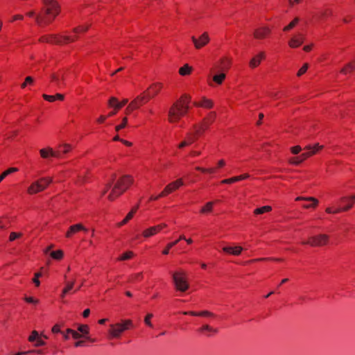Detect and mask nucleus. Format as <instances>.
Instances as JSON below:
<instances>
[{
	"label": "nucleus",
	"mask_w": 355,
	"mask_h": 355,
	"mask_svg": "<svg viewBox=\"0 0 355 355\" xmlns=\"http://www.w3.org/2000/svg\"><path fill=\"white\" fill-rule=\"evenodd\" d=\"M116 175H112L111 178L105 184V189L102 191V196L105 195L110 189L111 192L107 198L112 201L121 196L132 183V178L128 175H124L115 181Z\"/></svg>",
	"instance_id": "f257e3e1"
},
{
	"label": "nucleus",
	"mask_w": 355,
	"mask_h": 355,
	"mask_svg": "<svg viewBox=\"0 0 355 355\" xmlns=\"http://www.w3.org/2000/svg\"><path fill=\"white\" fill-rule=\"evenodd\" d=\"M44 8L40 15L31 11L27 13L29 17H34L36 23L42 26L51 21L59 13V6L55 0H42Z\"/></svg>",
	"instance_id": "f03ea898"
},
{
	"label": "nucleus",
	"mask_w": 355,
	"mask_h": 355,
	"mask_svg": "<svg viewBox=\"0 0 355 355\" xmlns=\"http://www.w3.org/2000/svg\"><path fill=\"white\" fill-rule=\"evenodd\" d=\"M191 98L184 94L175 102L168 112V119L171 122H175L186 114L189 109Z\"/></svg>",
	"instance_id": "7ed1b4c3"
},
{
	"label": "nucleus",
	"mask_w": 355,
	"mask_h": 355,
	"mask_svg": "<svg viewBox=\"0 0 355 355\" xmlns=\"http://www.w3.org/2000/svg\"><path fill=\"white\" fill-rule=\"evenodd\" d=\"M88 28L87 26L83 25L80 26L73 30V35H48V36H43L41 38V41L42 42H49V43H53V44H66L69 42H71L75 40L76 37V35L79 34L80 33H83L86 31Z\"/></svg>",
	"instance_id": "20e7f679"
},
{
	"label": "nucleus",
	"mask_w": 355,
	"mask_h": 355,
	"mask_svg": "<svg viewBox=\"0 0 355 355\" xmlns=\"http://www.w3.org/2000/svg\"><path fill=\"white\" fill-rule=\"evenodd\" d=\"M215 118V113L210 112L208 116L204 119L202 123L195 126L193 135H189L186 140L180 144L179 148H182L192 144L196 140V138L200 135L201 133L209 127V125L214 121Z\"/></svg>",
	"instance_id": "39448f33"
},
{
	"label": "nucleus",
	"mask_w": 355,
	"mask_h": 355,
	"mask_svg": "<svg viewBox=\"0 0 355 355\" xmlns=\"http://www.w3.org/2000/svg\"><path fill=\"white\" fill-rule=\"evenodd\" d=\"M162 86L159 83L151 85L145 95H141L137 97L130 103L126 109L127 111L130 112L133 110L138 108L142 104L146 103L150 98L154 97L159 92Z\"/></svg>",
	"instance_id": "423d86ee"
},
{
	"label": "nucleus",
	"mask_w": 355,
	"mask_h": 355,
	"mask_svg": "<svg viewBox=\"0 0 355 355\" xmlns=\"http://www.w3.org/2000/svg\"><path fill=\"white\" fill-rule=\"evenodd\" d=\"M172 278L175 288L180 292H185L188 290L189 285L187 280L186 274L184 271L180 270L172 273Z\"/></svg>",
	"instance_id": "0eeeda50"
},
{
	"label": "nucleus",
	"mask_w": 355,
	"mask_h": 355,
	"mask_svg": "<svg viewBox=\"0 0 355 355\" xmlns=\"http://www.w3.org/2000/svg\"><path fill=\"white\" fill-rule=\"evenodd\" d=\"M132 326V322L130 320H123L122 323L110 324L109 333L112 338H119L121 334Z\"/></svg>",
	"instance_id": "6e6552de"
},
{
	"label": "nucleus",
	"mask_w": 355,
	"mask_h": 355,
	"mask_svg": "<svg viewBox=\"0 0 355 355\" xmlns=\"http://www.w3.org/2000/svg\"><path fill=\"white\" fill-rule=\"evenodd\" d=\"M340 202L341 203L345 205L343 207H338L336 209H333L332 207H327L326 209V212L328 214H338L348 210L355 202V196H352L350 197H343L340 199Z\"/></svg>",
	"instance_id": "1a4fd4ad"
},
{
	"label": "nucleus",
	"mask_w": 355,
	"mask_h": 355,
	"mask_svg": "<svg viewBox=\"0 0 355 355\" xmlns=\"http://www.w3.org/2000/svg\"><path fill=\"white\" fill-rule=\"evenodd\" d=\"M71 150V146L69 144H64L59 147V150L58 151L53 150L52 148H43L40 150V155L43 158H47L49 156L53 157H60V154L67 153Z\"/></svg>",
	"instance_id": "9d476101"
},
{
	"label": "nucleus",
	"mask_w": 355,
	"mask_h": 355,
	"mask_svg": "<svg viewBox=\"0 0 355 355\" xmlns=\"http://www.w3.org/2000/svg\"><path fill=\"white\" fill-rule=\"evenodd\" d=\"M52 182L50 178H42L38 181L33 182L28 189L29 193H36L45 189L47 186Z\"/></svg>",
	"instance_id": "9b49d317"
},
{
	"label": "nucleus",
	"mask_w": 355,
	"mask_h": 355,
	"mask_svg": "<svg viewBox=\"0 0 355 355\" xmlns=\"http://www.w3.org/2000/svg\"><path fill=\"white\" fill-rule=\"evenodd\" d=\"M322 146H320L318 144H315L314 146H308L306 147L307 151L302 153L300 157L292 159L291 161L292 164H298L301 163L303 160L311 156V155L315 153L319 150L322 149Z\"/></svg>",
	"instance_id": "f8f14e48"
},
{
	"label": "nucleus",
	"mask_w": 355,
	"mask_h": 355,
	"mask_svg": "<svg viewBox=\"0 0 355 355\" xmlns=\"http://www.w3.org/2000/svg\"><path fill=\"white\" fill-rule=\"evenodd\" d=\"M328 240V235L319 234L318 236H311L309 240L303 241L302 244L310 245L311 246H322L326 245Z\"/></svg>",
	"instance_id": "ddd939ff"
},
{
	"label": "nucleus",
	"mask_w": 355,
	"mask_h": 355,
	"mask_svg": "<svg viewBox=\"0 0 355 355\" xmlns=\"http://www.w3.org/2000/svg\"><path fill=\"white\" fill-rule=\"evenodd\" d=\"M184 185V182L182 179H178L170 184H168L164 189V191L160 193L161 196H166L168 193L175 191L179 189L180 187Z\"/></svg>",
	"instance_id": "4468645a"
},
{
	"label": "nucleus",
	"mask_w": 355,
	"mask_h": 355,
	"mask_svg": "<svg viewBox=\"0 0 355 355\" xmlns=\"http://www.w3.org/2000/svg\"><path fill=\"white\" fill-rule=\"evenodd\" d=\"M191 40L196 49H200L204 46L209 41V36L206 33H203L198 40L196 39L194 36L191 37Z\"/></svg>",
	"instance_id": "2eb2a0df"
},
{
	"label": "nucleus",
	"mask_w": 355,
	"mask_h": 355,
	"mask_svg": "<svg viewBox=\"0 0 355 355\" xmlns=\"http://www.w3.org/2000/svg\"><path fill=\"white\" fill-rule=\"evenodd\" d=\"M166 225L165 223H162L156 226L151 227L143 232V236L145 238H148L150 236H152L157 234L158 232H159L161 230H162L164 227H165Z\"/></svg>",
	"instance_id": "dca6fc26"
},
{
	"label": "nucleus",
	"mask_w": 355,
	"mask_h": 355,
	"mask_svg": "<svg viewBox=\"0 0 355 355\" xmlns=\"http://www.w3.org/2000/svg\"><path fill=\"white\" fill-rule=\"evenodd\" d=\"M28 341L31 343L35 342L34 344L35 347H41L46 345V343L42 340L38 332L35 330L32 331L31 335L28 337Z\"/></svg>",
	"instance_id": "f3484780"
},
{
	"label": "nucleus",
	"mask_w": 355,
	"mask_h": 355,
	"mask_svg": "<svg viewBox=\"0 0 355 355\" xmlns=\"http://www.w3.org/2000/svg\"><path fill=\"white\" fill-rule=\"evenodd\" d=\"M182 314L189 315L192 316H200V317H208V318H215L216 315L212 312L208 311H183Z\"/></svg>",
	"instance_id": "a211bd4d"
},
{
	"label": "nucleus",
	"mask_w": 355,
	"mask_h": 355,
	"mask_svg": "<svg viewBox=\"0 0 355 355\" xmlns=\"http://www.w3.org/2000/svg\"><path fill=\"white\" fill-rule=\"evenodd\" d=\"M296 200H305V201H310V202H312L311 204H308V203H304V204H302V207L304 208H306V209H308V208H311V207H315L318 204V200L313 198V197H297L296 198Z\"/></svg>",
	"instance_id": "6ab92c4d"
},
{
	"label": "nucleus",
	"mask_w": 355,
	"mask_h": 355,
	"mask_svg": "<svg viewBox=\"0 0 355 355\" xmlns=\"http://www.w3.org/2000/svg\"><path fill=\"white\" fill-rule=\"evenodd\" d=\"M81 230L84 231L85 232H87L88 231V230L87 228H85L83 225H82L81 224H76V225H71L69 228V230L67 231V232L66 234V236L69 238L72 236V234L78 232V231H81Z\"/></svg>",
	"instance_id": "aec40b11"
},
{
	"label": "nucleus",
	"mask_w": 355,
	"mask_h": 355,
	"mask_svg": "<svg viewBox=\"0 0 355 355\" xmlns=\"http://www.w3.org/2000/svg\"><path fill=\"white\" fill-rule=\"evenodd\" d=\"M128 101V99H124L123 101L119 102L115 97H112L110 98L108 104L110 107H114L115 110H119L126 105Z\"/></svg>",
	"instance_id": "412c9836"
},
{
	"label": "nucleus",
	"mask_w": 355,
	"mask_h": 355,
	"mask_svg": "<svg viewBox=\"0 0 355 355\" xmlns=\"http://www.w3.org/2000/svg\"><path fill=\"white\" fill-rule=\"evenodd\" d=\"M304 42V37L302 34H298L291 39L289 41V46L291 48H296L300 46Z\"/></svg>",
	"instance_id": "4be33fe9"
},
{
	"label": "nucleus",
	"mask_w": 355,
	"mask_h": 355,
	"mask_svg": "<svg viewBox=\"0 0 355 355\" xmlns=\"http://www.w3.org/2000/svg\"><path fill=\"white\" fill-rule=\"evenodd\" d=\"M243 248L241 246L230 247L226 246L223 248L224 252L233 255H239L242 252Z\"/></svg>",
	"instance_id": "5701e85b"
},
{
	"label": "nucleus",
	"mask_w": 355,
	"mask_h": 355,
	"mask_svg": "<svg viewBox=\"0 0 355 355\" xmlns=\"http://www.w3.org/2000/svg\"><path fill=\"white\" fill-rule=\"evenodd\" d=\"M270 31L267 27H261L254 31V37L258 39H261L268 35Z\"/></svg>",
	"instance_id": "b1692460"
},
{
	"label": "nucleus",
	"mask_w": 355,
	"mask_h": 355,
	"mask_svg": "<svg viewBox=\"0 0 355 355\" xmlns=\"http://www.w3.org/2000/svg\"><path fill=\"white\" fill-rule=\"evenodd\" d=\"M193 105L196 107H202L205 108H211L212 107L213 103L211 100L207 99L206 98H202V99L200 102H194Z\"/></svg>",
	"instance_id": "393cba45"
},
{
	"label": "nucleus",
	"mask_w": 355,
	"mask_h": 355,
	"mask_svg": "<svg viewBox=\"0 0 355 355\" xmlns=\"http://www.w3.org/2000/svg\"><path fill=\"white\" fill-rule=\"evenodd\" d=\"M78 330L83 334V337H85L87 340H90L91 342H95V339L90 338L89 336H87L89 334V327L87 324H80L79 325Z\"/></svg>",
	"instance_id": "a878e982"
},
{
	"label": "nucleus",
	"mask_w": 355,
	"mask_h": 355,
	"mask_svg": "<svg viewBox=\"0 0 355 355\" xmlns=\"http://www.w3.org/2000/svg\"><path fill=\"white\" fill-rule=\"evenodd\" d=\"M264 55L263 53H260L259 54L257 55L255 57H254L250 62V65L251 67L254 68L258 66L261 62V60L263 58Z\"/></svg>",
	"instance_id": "bb28decb"
},
{
	"label": "nucleus",
	"mask_w": 355,
	"mask_h": 355,
	"mask_svg": "<svg viewBox=\"0 0 355 355\" xmlns=\"http://www.w3.org/2000/svg\"><path fill=\"white\" fill-rule=\"evenodd\" d=\"M198 331L200 332L207 331V332L213 333V334L218 333L217 329L214 328V327L209 326V324L202 325L200 328L198 329Z\"/></svg>",
	"instance_id": "cd10ccee"
},
{
	"label": "nucleus",
	"mask_w": 355,
	"mask_h": 355,
	"mask_svg": "<svg viewBox=\"0 0 355 355\" xmlns=\"http://www.w3.org/2000/svg\"><path fill=\"white\" fill-rule=\"evenodd\" d=\"M226 75L225 73L221 72L220 73L215 74L213 76V80L218 85L222 84L223 81L225 80Z\"/></svg>",
	"instance_id": "c85d7f7f"
},
{
	"label": "nucleus",
	"mask_w": 355,
	"mask_h": 355,
	"mask_svg": "<svg viewBox=\"0 0 355 355\" xmlns=\"http://www.w3.org/2000/svg\"><path fill=\"white\" fill-rule=\"evenodd\" d=\"M272 210L270 206L266 205L254 209V213L255 214H263L266 212H269Z\"/></svg>",
	"instance_id": "c756f323"
},
{
	"label": "nucleus",
	"mask_w": 355,
	"mask_h": 355,
	"mask_svg": "<svg viewBox=\"0 0 355 355\" xmlns=\"http://www.w3.org/2000/svg\"><path fill=\"white\" fill-rule=\"evenodd\" d=\"M332 12L330 10H326L324 11H321L318 14L315 15L314 17L317 20H320L322 18L327 17L331 15Z\"/></svg>",
	"instance_id": "7c9ffc66"
},
{
	"label": "nucleus",
	"mask_w": 355,
	"mask_h": 355,
	"mask_svg": "<svg viewBox=\"0 0 355 355\" xmlns=\"http://www.w3.org/2000/svg\"><path fill=\"white\" fill-rule=\"evenodd\" d=\"M74 283L75 282L74 281H72V282H67L66 283V286L65 288L63 289L62 291V293L61 295V297L63 298L64 297L65 295L69 292L73 287L74 286Z\"/></svg>",
	"instance_id": "2f4dec72"
},
{
	"label": "nucleus",
	"mask_w": 355,
	"mask_h": 355,
	"mask_svg": "<svg viewBox=\"0 0 355 355\" xmlns=\"http://www.w3.org/2000/svg\"><path fill=\"white\" fill-rule=\"evenodd\" d=\"M355 69V61L354 62L349 63L345 67L341 72L347 74L348 72H351Z\"/></svg>",
	"instance_id": "473e14b6"
},
{
	"label": "nucleus",
	"mask_w": 355,
	"mask_h": 355,
	"mask_svg": "<svg viewBox=\"0 0 355 355\" xmlns=\"http://www.w3.org/2000/svg\"><path fill=\"white\" fill-rule=\"evenodd\" d=\"M300 21L298 17H295L288 26L284 28V31H288L293 28Z\"/></svg>",
	"instance_id": "72a5a7b5"
},
{
	"label": "nucleus",
	"mask_w": 355,
	"mask_h": 355,
	"mask_svg": "<svg viewBox=\"0 0 355 355\" xmlns=\"http://www.w3.org/2000/svg\"><path fill=\"white\" fill-rule=\"evenodd\" d=\"M214 202H209L203 207H202L200 212L202 214L209 213L212 210Z\"/></svg>",
	"instance_id": "f704fd0d"
},
{
	"label": "nucleus",
	"mask_w": 355,
	"mask_h": 355,
	"mask_svg": "<svg viewBox=\"0 0 355 355\" xmlns=\"http://www.w3.org/2000/svg\"><path fill=\"white\" fill-rule=\"evenodd\" d=\"M178 242H179V240H176L175 241L168 243L166 245V248L162 251V254L164 255L168 254L170 249L172 248L175 245H177L178 243Z\"/></svg>",
	"instance_id": "c9c22d12"
},
{
	"label": "nucleus",
	"mask_w": 355,
	"mask_h": 355,
	"mask_svg": "<svg viewBox=\"0 0 355 355\" xmlns=\"http://www.w3.org/2000/svg\"><path fill=\"white\" fill-rule=\"evenodd\" d=\"M17 171V168H10L5 171L1 175H0V182L8 175L11 174Z\"/></svg>",
	"instance_id": "e433bc0d"
},
{
	"label": "nucleus",
	"mask_w": 355,
	"mask_h": 355,
	"mask_svg": "<svg viewBox=\"0 0 355 355\" xmlns=\"http://www.w3.org/2000/svg\"><path fill=\"white\" fill-rule=\"evenodd\" d=\"M196 169L197 171H201L202 173H207L209 174H214L216 173V171L215 168H201L199 166L196 167Z\"/></svg>",
	"instance_id": "4c0bfd02"
},
{
	"label": "nucleus",
	"mask_w": 355,
	"mask_h": 355,
	"mask_svg": "<svg viewBox=\"0 0 355 355\" xmlns=\"http://www.w3.org/2000/svg\"><path fill=\"white\" fill-rule=\"evenodd\" d=\"M51 255L54 259H60L63 257V252L62 250L53 251Z\"/></svg>",
	"instance_id": "58836bf2"
},
{
	"label": "nucleus",
	"mask_w": 355,
	"mask_h": 355,
	"mask_svg": "<svg viewBox=\"0 0 355 355\" xmlns=\"http://www.w3.org/2000/svg\"><path fill=\"white\" fill-rule=\"evenodd\" d=\"M51 80L56 83L58 85H60L62 81H64V78L63 76H58V75H52L51 76Z\"/></svg>",
	"instance_id": "ea45409f"
},
{
	"label": "nucleus",
	"mask_w": 355,
	"mask_h": 355,
	"mask_svg": "<svg viewBox=\"0 0 355 355\" xmlns=\"http://www.w3.org/2000/svg\"><path fill=\"white\" fill-rule=\"evenodd\" d=\"M191 71V67H189L187 64L184 65V67H181L180 69V73L182 76L188 75Z\"/></svg>",
	"instance_id": "a19ab883"
},
{
	"label": "nucleus",
	"mask_w": 355,
	"mask_h": 355,
	"mask_svg": "<svg viewBox=\"0 0 355 355\" xmlns=\"http://www.w3.org/2000/svg\"><path fill=\"white\" fill-rule=\"evenodd\" d=\"M133 252L131 251L126 252L125 253L123 254L121 257L119 258V260L121 261H125L130 259L132 257Z\"/></svg>",
	"instance_id": "79ce46f5"
},
{
	"label": "nucleus",
	"mask_w": 355,
	"mask_h": 355,
	"mask_svg": "<svg viewBox=\"0 0 355 355\" xmlns=\"http://www.w3.org/2000/svg\"><path fill=\"white\" fill-rule=\"evenodd\" d=\"M153 317V315L152 313H148L146 315L145 319H144V322L146 323V325H148V327H153V324L151 323L150 322V319Z\"/></svg>",
	"instance_id": "37998d69"
},
{
	"label": "nucleus",
	"mask_w": 355,
	"mask_h": 355,
	"mask_svg": "<svg viewBox=\"0 0 355 355\" xmlns=\"http://www.w3.org/2000/svg\"><path fill=\"white\" fill-rule=\"evenodd\" d=\"M230 66V61H228L227 60H223L221 62V70L222 71L227 70L229 69Z\"/></svg>",
	"instance_id": "c03bdc74"
},
{
	"label": "nucleus",
	"mask_w": 355,
	"mask_h": 355,
	"mask_svg": "<svg viewBox=\"0 0 355 355\" xmlns=\"http://www.w3.org/2000/svg\"><path fill=\"white\" fill-rule=\"evenodd\" d=\"M138 207H139V206H138V205L135 206V207H133V208L132 209V210H131V211L128 214V215H127V216H126V217H125V218H126V219H127L128 220H130V219L133 217V216H134L135 213L137 211V210Z\"/></svg>",
	"instance_id": "a18cd8bd"
},
{
	"label": "nucleus",
	"mask_w": 355,
	"mask_h": 355,
	"mask_svg": "<svg viewBox=\"0 0 355 355\" xmlns=\"http://www.w3.org/2000/svg\"><path fill=\"white\" fill-rule=\"evenodd\" d=\"M236 182H238L237 177H233V178H231L229 179H225V180H222L221 183L222 184H232V183H234Z\"/></svg>",
	"instance_id": "49530a36"
},
{
	"label": "nucleus",
	"mask_w": 355,
	"mask_h": 355,
	"mask_svg": "<svg viewBox=\"0 0 355 355\" xmlns=\"http://www.w3.org/2000/svg\"><path fill=\"white\" fill-rule=\"evenodd\" d=\"M52 332L53 334H61L63 333V331L60 329V326L59 324H55L51 329Z\"/></svg>",
	"instance_id": "de8ad7c7"
},
{
	"label": "nucleus",
	"mask_w": 355,
	"mask_h": 355,
	"mask_svg": "<svg viewBox=\"0 0 355 355\" xmlns=\"http://www.w3.org/2000/svg\"><path fill=\"white\" fill-rule=\"evenodd\" d=\"M126 124H127V118L125 117V118H123L122 123L116 127V130L119 131V130L123 129V128L125 127Z\"/></svg>",
	"instance_id": "09e8293b"
},
{
	"label": "nucleus",
	"mask_w": 355,
	"mask_h": 355,
	"mask_svg": "<svg viewBox=\"0 0 355 355\" xmlns=\"http://www.w3.org/2000/svg\"><path fill=\"white\" fill-rule=\"evenodd\" d=\"M308 69V64H304L300 69V70L298 71L297 72V76H302V74H304L306 70Z\"/></svg>",
	"instance_id": "8fccbe9b"
},
{
	"label": "nucleus",
	"mask_w": 355,
	"mask_h": 355,
	"mask_svg": "<svg viewBox=\"0 0 355 355\" xmlns=\"http://www.w3.org/2000/svg\"><path fill=\"white\" fill-rule=\"evenodd\" d=\"M43 98L49 102H54L55 101V96L53 95L43 94Z\"/></svg>",
	"instance_id": "3c124183"
},
{
	"label": "nucleus",
	"mask_w": 355,
	"mask_h": 355,
	"mask_svg": "<svg viewBox=\"0 0 355 355\" xmlns=\"http://www.w3.org/2000/svg\"><path fill=\"white\" fill-rule=\"evenodd\" d=\"M33 83V78L31 76H27L25 79V82L21 85V87L24 88L27 84H32Z\"/></svg>",
	"instance_id": "603ef678"
},
{
	"label": "nucleus",
	"mask_w": 355,
	"mask_h": 355,
	"mask_svg": "<svg viewBox=\"0 0 355 355\" xmlns=\"http://www.w3.org/2000/svg\"><path fill=\"white\" fill-rule=\"evenodd\" d=\"M21 234L20 233L12 232L10 235L9 239L10 241H13L15 239H17V238H19L21 236Z\"/></svg>",
	"instance_id": "864d4df0"
},
{
	"label": "nucleus",
	"mask_w": 355,
	"mask_h": 355,
	"mask_svg": "<svg viewBox=\"0 0 355 355\" xmlns=\"http://www.w3.org/2000/svg\"><path fill=\"white\" fill-rule=\"evenodd\" d=\"M25 300H26V302L31 303V304H37L38 303V300L34 299L32 297H26L25 298Z\"/></svg>",
	"instance_id": "5fc2aeb1"
},
{
	"label": "nucleus",
	"mask_w": 355,
	"mask_h": 355,
	"mask_svg": "<svg viewBox=\"0 0 355 355\" xmlns=\"http://www.w3.org/2000/svg\"><path fill=\"white\" fill-rule=\"evenodd\" d=\"M301 147L300 146H294L291 148L292 153L297 155L301 151Z\"/></svg>",
	"instance_id": "6e6d98bb"
},
{
	"label": "nucleus",
	"mask_w": 355,
	"mask_h": 355,
	"mask_svg": "<svg viewBox=\"0 0 355 355\" xmlns=\"http://www.w3.org/2000/svg\"><path fill=\"white\" fill-rule=\"evenodd\" d=\"M72 337L74 338V339H78L81 337H83V336L81 334H80L79 333H78L77 331H73L72 333Z\"/></svg>",
	"instance_id": "4d7b16f0"
},
{
	"label": "nucleus",
	"mask_w": 355,
	"mask_h": 355,
	"mask_svg": "<svg viewBox=\"0 0 355 355\" xmlns=\"http://www.w3.org/2000/svg\"><path fill=\"white\" fill-rule=\"evenodd\" d=\"M236 177H237V181H241V180H245V179H247L248 178H249V175L243 174V175L236 176Z\"/></svg>",
	"instance_id": "13d9d810"
},
{
	"label": "nucleus",
	"mask_w": 355,
	"mask_h": 355,
	"mask_svg": "<svg viewBox=\"0 0 355 355\" xmlns=\"http://www.w3.org/2000/svg\"><path fill=\"white\" fill-rule=\"evenodd\" d=\"M141 277H142V274L137 273V274H135V275H133L132 279H133V280H139L141 279Z\"/></svg>",
	"instance_id": "bf43d9fd"
},
{
	"label": "nucleus",
	"mask_w": 355,
	"mask_h": 355,
	"mask_svg": "<svg viewBox=\"0 0 355 355\" xmlns=\"http://www.w3.org/2000/svg\"><path fill=\"white\" fill-rule=\"evenodd\" d=\"M28 353H35L37 354H42L43 353L42 349H33L28 351Z\"/></svg>",
	"instance_id": "052dcab7"
},
{
	"label": "nucleus",
	"mask_w": 355,
	"mask_h": 355,
	"mask_svg": "<svg viewBox=\"0 0 355 355\" xmlns=\"http://www.w3.org/2000/svg\"><path fill=\"white\" fill-rule=\"evenodd\" d=\"M107 116H101L98 119H97V121L98 123H103L105 119H107Z\"/></svg>",
	"instance_id": "680f3d73"
},
{
	"label": "nucleus",
	"mask_w": 355,
	"mask_h": 355,
	"mask_svg": "<svg viewBox=\"0 0 355 355\" xmlns=\"http://www.w3.org/2000/svg\"><path fill=\"white\" fill-rule=\"evenodd\" d=\"M54 96H55V100H59V101H63L64 100V95L63 94H55Z\"/></svg>",
	"instance_id": "e2e57ef3"
},
{
	"label": "nucleus",
	"mask_w": 355,
	"mask_h": 355,
	"mask_svg": "<svg viewBox=\"0 0 355 355\" xmlns=\"http://www.w3.org/2000/svg\"><path fill=\"white\" fill-rule=\"evenodd\" d=\"M75 347H83L84 346V341L83 340H78L77 342L75 343L74 344Z\"/></svg>",
	"instance_id": "0e129e2a"
},
{
	"label": "nucleus",
	"mask_w": 355,
	"mask_h": 355,
	"mask_svg": "<svg viewBox=\"0 0 355 355\" xmlns=\"http://www.w3.org/2000/svg\"><path fill=\"white\" fill-rule=\"evenodd\" d=\"M90 310L89 309H85L83 313V316L84 318H87L89 315Z\"/></svg>",
	"instance_id": "69168bd1"
},
{
	"label": "nucleus",
	"mask_w": 355,
	"mask_h": 355,
	"mask_svg": "<svg viewBox=\"0 0 355 355\" xmlns=\"http://www.w3.org/2000/svg\"><path fill=\"white\" fill-rule=\"evenodd\" d=\"M6 226V220L4 219H0V229L5 228Z\"/></svg>",
	"instance_id": "338daca9"
},
{
	"label": "nucleus",
	"mask_w": 355,
	"mask_h": 355,
	"mask_svg": "<svg viewBox=\"0 0 355 355\" xmlns=\"http://www.w3.org/2000/svg\"><path fill=\"white\" fill-rule=\"evenodd\" d=\"M162 196H160V193L158 195V196H151L150 198V200H158L159 198H162Z\"/></svg>",
	"instance_id": "774afa93"
}]
</instances>
